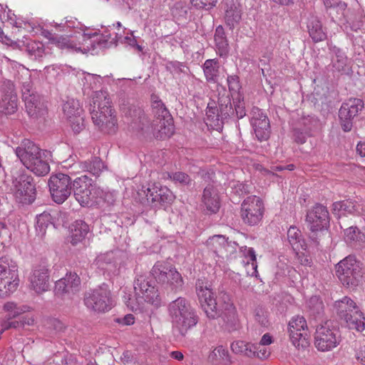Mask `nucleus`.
<instances>
[{"label":"nucleus","instance_id":"nucleus-52","mask_svg":"<svg viewBox=\"0 0 365 365\" xmlns=\"http://www.w3.org/2000/svg\"><path fill=\"white\" fill-rule=\"evenodd\" d=\"M255 319L261 326L267 327L269 324L267 312L262 307H257L255 310Z\"/></svg>","mask_w":365,"mask_h":365},{"label":"nucleus","instance_id":"nucleus-12","mask_svg":"<svg viewBox=\"0 0 365 365\" xmlns=\"http://www.w3.org/2000/svg\"><path fill=\"white\" fill-rule=\"evenodd\" d=\"M19 284L18 266L8 257L0 258V297L13 293Z\"/></svg>","mask_w":365,"mask_h":365},{"label":"nucleus","instance_id":"nucleus-21","mask_svg":"<svg viewBox=\"0 0 365 365\" xmlns=\"http://www.w3.org/2000/svg\"><path fill=\"white\" fill-rule=\"evenodd\" d=\"M17 110V96L14 83L9 80L0 83V115H11Z\"/></svg>","mask_w":365,"mask_h":365},{"label":"nucleus","instance_id":"nucleus-45","mask_svg":"<svg viewBox=\"0 0 365 365\" xmlns=\"http://www.w3.org/2000/svg\"><path fill=\"white\" fill-rule=\"evenodd\" d=\"M335 58L333 59V66L338 71H344L347 63V57L344 52L339 48H334Z\"/></svg>","mask_w":365,"mask_h":365},{"label":"nucleus","instance_id":"nucleus-63","mask_svg":"<svg viewBox=\"0 0 365 365\" xmlns=\"http://www.w3.org/2000/svg\"><path fill=\"white\" fill-rule=\"evenodd\" d=\"M24 312H25L24 309H23L22 307H18L13 312H11L9 314H6V315L5 316V319H14L18 317L21 314H23Z\"/></svg>","mask_w":365,"mask_h":365},{"label":"nucleus","instance_id":"nucleus-43","mask_svg":"<svg viewBox=\"0 0 365 365\" xmlns=\"http://www.w3.org/2000/svg\"><path fill=\"white\" fill-rule=\"evenodd\" d=\"M333 210L337 212L339 217L346 214L353 213L356 209L353 202L349 200H342L336 202L333 204Z\"/></svg>","mask_w":365,"mask_h":365},{"label":"nucleus","instance_id":"nucleus-26","mask_svg":"<svg viewBox=\"0 0 365 365\" xmlns=\"http://www.w3.org/2000/svg\"><path fill=\"white\" fill-rule=\"evenodd\" d=\"M81 279L76 273L70 272L55 283V292L62 297H71L80 291Z\"/></svg>","mask_w":365,"mask_h":365},{"label":"nucleus","instance_id":"nucleus-55","mask_svg":"<svg viewBox=\"0 0 365 365\" xmlns=\"http://www.w3.org/2000/svg\"><path fill=\"white\" fill-rule=\"evenodd\" d=\"M227 84L229 90L233 92H237L241 88L239 77L236 75L227 76Z\"/></svg>","mask_w":365,"mask_h":365},{"label":"nucleus","instance_id":"nucleus-33","mask_svg":"<svg viewBox=\"0 0 365 365\" xmlns=\"http://www.w3.org/2000/svg\"><path fill=\"white\" fill-rule=\"evenodd\" d=\"M95 262L97 267L103 271L113 274H115L117 271L118 263L115 258L113 252L101 254L96 257Z\"/></svg>","mask_w":365,"mask_h":365},{"label":"nucleus","instance_id":"nucleus-19","mask_svg":"<svg viewBox=\"0 0 365 365\" xmlns=\"http://www.w3.org/2000/svg\"><path fill=\"white\" fill-rule=\"evenodd\" d=\"M364 108L362 99L351 98L344 102L339 110V118L342 130L349 132L353 127V120Z\"/></svg>","mask_w":365,"mask_h":365},{"label":"nucleus","instance_id":"nucleus-54","mask_svg":"<svg viewBox=\"0 0 365 365\" xmlns=\"http://www.w3.org/2000/svg\"><path fill=\"white\" fill-rule=\"evenodd\" d=\"M217 0H190L192 5L197 9L209 10L214 7Z\"/></svg>","mask_w":365,"mask_h":365},{"label":"nucleus","instance_id":"nucleus-29","mask_svg":"<svg viewBox=\"0 0 365 365\" xmlns=\"http://www.w3.org/2000/svg\"><path fill=\"white\" fill-rule=\"evenodd\" d=\"M202 202L206 210L210 213H217L220 207V199L218 190L213 185L205 187Z\"/></svg>","mask_w":365,"mask_h":365},{"label":"nucleus","instance_id":"nucleus-9","mask_svg":"<svg viewBox=\"0 0 365 365\" xmlns=\"http://www.w3.org/2000/svg\"><path fill=\"white\" fill-rule=\"evenodd\" d=\"M12 185L15 200L22 205L31 204L36 199V187L34 178L24 173V170L18 171L13 168Z\"/></svg>","mask_w":365,"mask_h":365},{"label":"nucleus","instance_id":"nucleus-56","mask_svg":"<svg viewBox=\"0 0 365 365\" xmlns=\"http://www.w3.org/2000/svg\"><path fill=\"white\" fill-rule=\"evenodd\" d=\"M213 356H219L220 359L225 361H230L228 351L222 346H219L212 351L210 358Z\"/></svg>","mask_w":365,"mask_h":365},{"label":"nucleus","instance_id":"nucleus-51","mask_svg":"<svg viewBox=\"0 0 365 365\" xmlns=\"http://www.w3.org/2000/svg\"><path fill=\"white\" fill-rule=\"evenodd\" d=\"M250 185L243 182H233L231 184L232 190L238 195H244L250 192Z\"/></svg>","mask_w":365,"mask_h":365},{"label":"nucleus","instance_id":"nucleus-24","mask_svg":"<svg viewBox=\"0 0 365 365\" xmlns=\"http://www.w3.org/2000/svg\"><path fill=\"white\" fill-rule=\"evenodd\" d=\"M289 331L290 339L294 346H304L307 343V324L304 317H294L289 323Z\"/></svg>","mask_w":365,"mask_h":365},{"label":"nucleus","instance_id":"nucleus-62","mask_svg":"<svg viewBox=\"0 0 365 365\" xmlns=\"http://www.w3.org/2000/svg\"><path fill=\"white\" fill-rule=\"evenodd\" d=\"M257 344L247 342V347L245 348V356L255 358V351L257 350Z\"/></svg>","mask_w":365,"mask_h":365},{"label":"nucleus","instance_id":"nucleus-10","mask_svg":"<svg viewBox=\"0 0 365 365\" xmlns=\"http://www.w3.org/2000/svg\"><path fill=\"white\" fill-rule=\"evenodd\" d=\"M152 110L155 118L154 130H158L155 138L166 139L174 133L173 119L163 102L157 96H152Z\"/></svg>","mask_w":365,"mask_h":365},{"label":"nucleus","instance_id":"nucleus-36","mask_svg":"<svg viewBox=\"0 0 365 365\" xmlns=\"http://www.w3.org/2000/svg\"><path fill=\"white\" fill-rule=\"evenodd\" d=\"M138 118L133 120L131 126L133 128L140 130L143 133H148L152 132L155 136L158 130H154V122L150 123L148 115L141 110H138Z\"/></svg>","mask_w":365,"mask_h":365},{"label":"nucleus","instance_id":"nucleus-14","mask_svg":"<svg viewBox=\"0 0 365 365\" xmlns=\"http://www.w3.org/2000/svg\"><path fill=\"white\" fill-rule=\"evenodd\" d=\"M217 103L218 106L208 104L206 115L210 125L219 129L222 127L225 121L235 115V113L229 94L225 93L219 94Z\"/></svg>","mask_w":365,"mask_h":365},{"label":"nucleus","instance_id":"nucleus-16","mask_svg":"<svg viewBox=\"0 0 365 365\" xmlns=\"http://www.w3.org/2000/svg\"><path fill=\"white\" fill-rule=\"evenodd\" d=\"M48 185L51 198L57 204L64 202L72 192V181L68 174H52L48 179Z\"/></svg>","mask_w":365,"mask_h":365},{"label":"nucleus","instance_id":"nucleus-31","mask_svg":"<svg viewBox=\"0 0 365 365\" xmlns=\"http://www.w3.org/2000/svg\"><path fill=\"white\" fill-rule=\"evenodd\" d=\"M225 5V21L227 26L233 29L241 20L242 11L234 0H227Z\"/></svg>","mask_w":365,"mask_h":365},{"label":"nucleus","instance_id":"nucleus-60","mask_svg":"<svg viewBox=\"0 0 365 365\" xmlns=\"http://www.w3.org/2000/svg\"><path fill=\"white\" fill-rule=\"evenodd\" d=\"M32 93H35V91L33 90L31 82L30 81L24 82L22 85V98H24L26 96H30Z\"/></svg>","mask_w":365,"mask_h":365},{"label":"nucleus","instance_id":"nucleus-25","mask_svg":"<svg viewBox=\"0 0 365 365\" xmlns=\"http://www.w3.org/2000/svg\"><path fill=\"white\" fill-rule=\"evenodd\" d=\"M143 192L148 205L155 207L170 204L175 197L172 191L165 186L148 187Z\"/></svg>","mask_w":365,"mask_h":365},{"label":"nucleus","instance_id":"nucleus-3","mask_svg":"<svg viewBox=\"0 0 365 365\" xmlns=\"http://www.w3.org/2000/svg\"><path fill=\"white\" fill-rule=\"evenodd\" d=\"M45 152L29 139H24L15 148L20 163L38 176H44L50 171L49 164L43 158Z\"/></svg>","mask_w":365,"mask_h":365},{"label":"nucleus","instance_id":"nucleus-23","mask_svg":"<svg viewBox=\"0 0 365 365\" xmlns=\"http://www.w3.org/2000/svg\"><path fill=\"white\" fill-rule=\"evenodd\" d=\"M250 123L259 141L266 140L269 138L271 133L269 120L259 108L254 107L252 109Z\"/></svg>","mask_w":365,"mask_h":365},{"label":"nucleus","instance_id":"nucleus-57","mask_svg":"<svg viewBox=\"0 0 365 365\" xmlns=\"http://www.w3.org/2000/svg\"><path fill=\"white\" fill-rule=\"evenodd\" d=\"M257 347V350L255 351V358H259L260 359H265L269 357L270 355V351L262 345H260L259 344H256Z\"/></svg>","mask_w":365,"mask_h":365},{"label":"nucleus","instance_id":"nucleus-39","mask_svg":"<svg viewBox=\"0 0 365 365\" xmlns=\"http://www.w3.org/2000/svg\"><path fill=\"white\" fill-rule=\"evenodd\" d=\"M81 167L83 171H86L96 176H98L105 168L103 162L98 157H94L91 160L81 162Z\"/></svg>","mask_w":365,"mask_h":365},{"label":"nucleus","instance_id":"nucleus-42","mask_svg":"<svg viewBox=\"0 0 365 365\" xmlns=\"http://www.w3.org/2000/svg\"><path fill=\"white\" fill-rule=\"evenodd\" d=\"M243 252H244V256L246 258L249 259V260H247V269L249 268L250 266H251V268H252V272L248 270L247 273L250 276L257 277V264L256 253H255V250L252 247H245Z\"/></svg>","mask_w":365,"mask_h":365},{"label":"nucleus","instance_id":"nucleus-30","mask_svg":"<svg viewBox=\"0 0 365 365\" xmlns=\"http://www.w3.org/2000/svg\"><path fill=\"white\" fill-rule=\"evenodd\" d=\"M27 113L34 118L43 115L46 106L41 101V96L36 92L23 98Z\"/></svg>","mask_w":365,"mask_h":365},{"label":"nucleus","instance_id":"nucleus-13","mask_svg":"<svg viewBox=\"0 0 365 365\" xmlns=\"http://www.w3.org/2000/svg\"><path fill=\"white\" fill-rule=\"evenodd\" d=\"M19 284L18 266L8 257L0 258V297L13 293Z\"/></svg>","mask_w":365,"mask_h":365},{"label":"nucleus","instance_id":"nucleus-50","mask_svg":"<svg viewBox=\"0 0 365 365\" xmlns=\"http://www.w3.org/2000/svg\"><path fill=\"white\" fill-rule=\"evenodd\" d=\"M167 175L168 178H170L175 182H179L182 185H189L191 182L190 176L182 172L168 173Z\"/></svg>","mask_w":365,"mask_h":365},{"label":"nucleus","instance_id":"nucleus-15","mask_svg":"<svg viewBox=\"0 0 365 365\" xmlns=\"http://www.w3.org/2000/svg\"><path fill=\"white\" fill-rule=\"evenodd\" d=\"M84 304L88 309L96 312H106L111 309L113 300L108 285L103 284L86 292Z\"/></svg>","mask_w":365,"mask_h":365},{"label":"nucleus","instance_id":"nucleus-32","mask_svg":"<svg viewBox=\"0 0 365 365\" xmlns=\"http://www.w3.org/2000/svg\"><path fill=\"white\" fill-rule=\"evenodd\" d=\"M307 27L309 36L314 42L317 43L326 39L327 34L318 17L314 16H310L308 19Z\"/></svg>","mask_w":365,"mask_h":365},{"label":"nucleus","instance_id":"nucleus-47","mask_svg":"<svg viewBox=\"0 0 365 365\" xmlns=\"http://www.w3.org/2000/svg\"><path fill=\"white\" fill-rule=\"evenodd\" d=\"M45 36L51 41H56L58 46L61 48H67L73 49L75 51L80 50V48L76 47V46H75L73 42L67 38L54 36L51 33L48 31L47 32V34L45 35Z\"/></svg>","mask_w":365,"mask_h":365},{"label":"nucleus","instance_id":"nucleus-18","mask_svg":"<svg viewBox=\"0 0 365 365\" xmlns=\"http://www.w3.org/2000/svg\"><path fill=\"white\" fill-rule=\"evenodd\" d=\"M263 212V202L256 195L247 197L241 204L240 216L243 222L247 225H257L261 221Z\"/></svg>","mask_w":365,"mask_h":365},{"label":"nucleus","instance_id":"nucleus-20","mask_svg":"<svg viewBox=\"0 0 365 365\" xmlns=\"http://www.w3.org/2000/svg\"><path fill=\"white\" fill-rule=\"evenodd\" d=\"M305 221L310 231L314 232L329 225V213L326 206L317 203L307 210Z\"/></svg>","mask_w":365,"mask_h":365},{"label":"nucleus","instance_id":"nucleus-40","mask_svg":"<svg viewBox=\"0 0 365 365\" xmlns=\"http://www.w3.org/2000/svg\"><path fill=\"white\" fill-rule=\"evenodd\" d=\"M63 113L66 118H73L83 113V109L78 100L71 98L66 101L63 106Z\"/></svg>","mask_w":365,"mask_h":365},{"label":"nucleus","instance_id":"nucleus-44","mask_svg":"<svg viewBox=\"0 0 365 365\" xmlns=\"http://www.w3.org/2000/svg\"><path fill=\"white\" fill-rule=\"evenodd\" d=\"M337 3L338 4L334 5L333 7H329L327 9L329 15L334 21L341 20L342 18L344 17V12L347 6L346 4L341 1H339Z\"/></svg>","mask_w":365,"mask_h":365},{"label":"nucleus","instance_id":"nucleus-5","mask_svg":"<svg viewBox=\"0 0 365 365\" xmlns=\"http://www.w3.org/2000/svg\"><path fill=\"white\" fill-rule=\"evenodd\" d=\"M337 278L341 284L350 290H356L362 284L365 269L362 263L354 255H349L335 266Z\"/></svg>","mask_w":365,"mask_h":365},{"label":"nucleus","instance_id":"nucleus-17","mask_svg":"<svg viewBox=\"0 0 365 365\" xmlns=\"http://www.w3.org/2000/svg\"><path fill=\"white\" fill-rule=\"evenodd\" d=\"M50 264L42 259L34 264L29 276V286L37 294H41L48 290L50 287Z\"/></svg>","mask_w":365,"mask_h":365},{"label":"nucleus","instance_id":"nucleus-61","mask_svg":"<svg viewBox=\"0 0 365 365\" xmlns=\"http://www.w3.org/2000/svg\"><path fill=\"white\" fill-rule=\"evenodd\" d=\"M356 359L361 365H365V345L360 346L356 350Z\"/></svg>","mask_w":365,"mask_h":365},{"label":"nucleus","instance_id":"nucleus-4","mask_svg":"<svg viewBox=\"0 0 365 365\" xmlns=\"http://www.w3.org/2000/svg\"><path fill=\"white\" fill-rule=\"evenodd\" d=\"M89 110L94 125L101 131L107 133L115 132L117 120L113 115L110 100L103 91L96 93Z\"/></svg>","mask_w":365,"mask_h":365},{"label":"nucleus","instance_id":"nucleus-49","mask_svg":"<svg viewBox=\"0 0 365 365\" xmlns=\"http://www.w3.org/2000/svg\"><path fill=\"white\" fill-rule=\"evenodd\" d=\"M67 120L75 133H79L84 128V119L82 114L68 118Z\"/></svg>","mask_w":365,"mask_h":365},{"label":"nucleus","instance_id":"nucleus-28","mask_svg":"<svg viewBox=\"0 0 365 365\" xmlns=\"http://www.w3.org/2000/svg\"><path fill=\"white\" fill-rule=\"evenodd\" d=\"M344 240L348 246L356 250L365 248V234L356 226L344 229Z\"/></svg>","mask_w":365,"mask_h":365},{"label":"nucleus","instance_id":"nucleus-34","mask_svg":"<svg viewBox=\"0 0 365 365\" xmlns=\"http://www.w3.org/2000/svg\"><path fill=\"white\" fill-rule=\"evenodd\" d=\"M214 40L217 53L220 57L226 58L229 54L230 47L222 26L220 25L216 28Z\"/></svg>","mask_w":365,"mask_h":365},{"label":"nucleus","instance_id":"nucleus-46","mask_svg":"<svg viewBox=\"0 0 365 365\" xmlns=\"http://www.w3.org/2000/svg\"><path fill=\"white\" fill-rule=\"evenodd\" d=\"M234 113L237 119H241L246 115L247 110L245 108V103L244 98L240 93L237 94V97L233 98Z\"/></svg>","mask_w":365,"mask_h":365},{"label":"nucleus","instance_id":"nucleus-8","mask_svg":"<svg viewBox=\"0 0 365 365\" xmlns=\"http://www.w3.org/2000/svg\"><path fill=\"white\" fill-rule=\"evenodd\" d=\"M151 274L158 284L167 289L178 292L182 289L184 281L181 274L169 263L158 261L151 269Z\"/></svg>","mask_w":365,"mask_h":365},{"label":"nucleus","instance_id":"nucleus-59","mask_svg":"<svg viewBox=\"0 0 365 365\" xmlns=\"http://www.w3.org/2000/svg\"><path fill=\"white\" fill-rule=\"evenodd\" d=\"M246 341L238 340L233 341L231 344V349L235 354H241L242 353V349L245 346Z\"/></svg>","mask_w":365,"mask_h":365},{"label":"nucleus","instance_id":"nucleus-1","mask_svg":"<svg viewBox=\"0 0 365 365\" xmlns=\"http://www.w3.org/2000/svg\"><path fill=\"white\" fill-rule=\"evenodd\" d=\"M196 292L201 308L205 312L206 316L210 319L222 317L225 328L229 331L237 330L239 327V320L237 310L232 303L230 302V297L225 294L226 302L225 310L220 314L217 307L216 299L214 297V293L207 285H204L202 281L198 280L196 283Z\"/></svg>","mask_w":365,"mask_h":365},{"label":"nucleus","instance_id":"nucleus-48","mask_svg":"<svg viewBox=\"0 0 365 365\" xmlns=\"http://www.w3.org/2000/svg\"><path fill=\"white\" fill-rule=\"evenodd\" d=\"M27 51L30 56L35 60L40 59L44 54L43 46L36 42H31L28 43Z\"/></svg>","mask_w":365,"mask_h":365},{"label":"nucleus","instance_id":"nucleus-53","mask_svg":"<svg viewBox=\"0 0 365 365\" xmlns=\"http://www.w3.org/2000/svg\"><path fill=\"white\" fill-rule=\"evenodd\" d=\"M25 324H30V323L26 322L25 320H13V319H4L1 324L2 330L1 331V334L7 329H9L11 328H18L20 327L24 326Z\"/></svg>","mask_w":365,"mask_h":365},{"label":"nucleus","instance_id":"nucleus-2","mask_svg":"<svg viewBox=\"0 0 365 365\" xmlns=\"http://www.w3.org/2000/svg\"><path fill=\"white\" fill-rule=\"evenodd\" d=\"M151 274H138L134 280L133 286L135 298L130 296L128 299L125 297V303L133 312L141 311L145 302L156 307L160 305L161 299L158 289Z\"/></svg>","mask_w":365,"mask_h":365},{"label":"nucleus","instance_id":"nucleus-6","mask_svg":"<svg viewBox=\"0 0 365 365\" xmlns=\"http://www.w3.org/2000/svg\"><path fill=\"white\" fill-rule=\"evenodd\" d=\"M168 313L173 325L177 328L182 335L195 327L198 317L190 302L184 297H178L168 305Z\"/></svg>","mask_w":365,"mask_h":365},{"label":"nucleus","instance_id":"nucleus-37","mask_svg":"<svg viewBox=\"0 0 365 365\" xmlns=\"http://www.w3.org/2000/svg\"><path fill=\"white\" fill-rule=\"evenodd\" d=\"M287 240L295 252L306 250V244L302 238L300 230L294 226H291L287 231Z\"/></svg>","mask_w":365,"mask_h":365},{"label":"nucleus","instance_id":"nucleus-11","mask_svg":"<svg viewBox=\"0 0 365 365\" xmlns=\"http://www.w3.org/2000/svg\"><path fill=\"white\" fill-rule=\"evenodd\" d=\"M341 332L331 321H327L317 327L314 333V345L320 351H329L339 345Z\"/></svg>","mask_w":365,"mask_h":365},{"label":"nucleus","instance_id":"nucleus-38","mask_svg":"<svg viewBox=\"0 0 365 365\" xmlns=\"http://www.w3.org/2000/svg\"><path fill=\"white\" fill-rule=\"evenodd\" d=\"M203 72L208 82L215 83L219 76V63L215 58L207 59L202 66Z\"/></svg>","mask_w":365,"mask_h":365},{"label":"nucleus","instance_id":"nucleus-58","mask_svg":"<svg viewBox=\"0 0 365 365\" xmlns=\"http://www.w3.org/2000/svg\"><path fill=\"white\" fill-rule=\"evenodd\" d=\"M115 322L123 325H131L135 322L134 316L131 314H126L123 317H119L115 319Z\"/></svg>","mask_w":365,"mask_h":365},{"label":"nucleus","instance_id":"nucleus-35","mask_svg":"<svg viewBox=\"0 0 365 365\" xmlns=\"http://www.w3.org/2000/svg\"><path fill=\"white\" fill-rule=\"evenodd\" d=\"M89 232V227L83 220H76L71 225V243L76 245L85 240Z\"/></svg>","mask_w":365,"mask_h":365},{"label":"nucleus","instance_id":"nucleus-41","mask_svg":"<svg viewBox=\"0 0 365 365\" xmlns=\"http://www.w3.org/2000/svg\"><path fill=\"white\" fill-rule=\"evenodd\" d=\"M52 224V217L49 212H43L38 215L36 225V230L38 235L43 237L46 234L48 227Z\"/></svg>","mask_w":365,"mask_h":365},{"label":"nucleus","instance_id":"nucleus-7","mask_svg":"<svg viewBox=\"0 0 365 365\" xmlns=\"http://www.w3.org/2000/svg\"><path fill=\"white\" fill-rule=\"evenodd\" d=\"M334 308L337 316L350 329L362 331L365 329V314L356 302L348 296L336 301Z\"/></svg>","mask_w":365,"mask_h":365},{"label":"nucleus","instance_id":"nucleus-64","mask_svg":"<svg viewBox=\"0 0 365 365\" xmlns=\"http://www.w3.org/2000/svg\"><path fill=\"white\" fill-rule=\"evenodd\" d=\"M295 168V165L294 164H289V165H273L271 167V169L272 170V172L274 171H277V172H281V171H283V170H294Z\"/></svg>","mask_w":365,"mask_h":365},{"label":"nucleus","instance_id":"nucleus-27","mask_svg":"<svg viewBox=\"0 0 365 365\" xmlns=\"http://www.w3.org/2000/svg\"><path fill=\"white\" fill-rule=\"evenodd\" d=\"M207 245L210 251L217 257L224 258L233 252L232 242H228L223 235H214L207 241Z\"/></svg>","mask_w":365,"mask_h":365},{"label":"nucleus","instance_id":"nucleus-22","mask_svg":"<svg viewBox=\"0 0 365 365\" xmlns=\"http://www.w3.org/2000/svg\"><path fill=\"white\" fill-rule=\"evenodd\" d=\"M93 189L92 180L87 175L78 177L72 182L74 197L82 206L88 205L92 202Z\"/></svg>","mask_w":365,"mask_h":365}]
</instances>
